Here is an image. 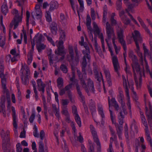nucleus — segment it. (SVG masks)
Instances as JSON below:
<instances>
[{
  "mask_svg": "<svg viewBox=\"0 0 152 152\" xmlns=\"http://www.w3.org/2000/svg\"><path fill=\"white\" fill-rule=\"evenodd\" d=\"M85 49L82 51L83 55L82 61V70L85 72V68L86 67L87 63H89L91 60L90 51L89 47L87 44L84 43L83 45Z\"/></svg>",
  "mask_w": 152,
  "mask_h": 152,
  "instance_id": "f257e3e1",
  "label": "nucleus"
},
{
  "mask_svg": "<svg viewBox=\"0 0 152 152\" xmlns=\"http://www.w3.org/2000/svg\"><path fill=\"white\" fill-rule=\"evenodd\" d=\"M64 42L62 41H59L56 45L57 50H56L55 53L57 55L56 58V61H61L64 58L66 52L64 50V48L63 46Z\"/></svg>",
  "mask_w": 152,
  "mask_h": 152,
  "instance_id": "f03ea898",
  "label": "nucleus"
},
{
  "mask_svg": "<svg viewBox=\"0 0 152 152\" xmlns=\"http://www.w3.org/2000/svg\"><path fill=\"white\" fill-rule=\"evenodd\" d=\"M125 115L122 113V111L118 113V122L121 126L117 125L116 126L117 134H121L122 130H123V124L124 122V118H125Z\"/></svg>",
  "mask_w": 152,
  "mask_h": 152,
  "instance_id": "7ed1b4c3",
  "label": "nucleus"
},
{
  "mask_svg": "<svg viewBox=\"0 0 152 152\" xmlns=\"http://www.w3.org/2000/svg\"><path fill=\"white\" fill-rule=\"evenodd\" d=\"M75 74H73L72 77L70 78V80L72 82V83H73V84L75 85L77 90V94L81 99V101L82 102H84L85 97L83 95L80 89V88L77 81L75 79Z\"/></svg>",
  "mask_w": 152,
  "mask_h": 152,
  "instance_id": "20e7f679",
  "label": "nucleus"
},
{
  "mask_svg": "<svg viewBox=\"0 0 152 152\" xmlns=\"http://www.w3.org/2000/svg\"><path fill=\"white\" fill-rule=\"evenodd\" d=\"M4 70V67L3 62H0V72H1L0 75V77L1 78V82L2 88L3 89V92L4 93L7 91V89L6 87V80L5 78V76L3 72Z\"/></svg>",
  "mask_w": 152,
  "mask_h": 152,
  "instance_id": "39448f33",
  "label": "nucleus"
},
{
  "mask_svg": "<svg viewBox=\"0 0 152 152\" xmlns=\"http://www.w3.org/2000/svg\"><path fill=\"white\" fill-rule=\"evenodd\" d=\"M122 77L123 79V83L124 88L125 89V91L126 93V95L128 99L130 98L129 96V87L132 91L133 92L134 91V87H133V84H132L129 85L128 81L126 80L125 76L124 75H122Z\"/></svg>",
  "mask_w": 152,
  "mask_h": 152,
  "instance_id": "423d86ee",
  "label": "nucleus"
},
{
  "mask_svg": "<svg viewBox=\"0 0 152 152\" xmlns=\"http://www.w3.org/2000/svg\"><path fill=\"white\" fill-rule=\"evenodd\" d=\"M132 35L136 44L137 50L138 51L140 50L138 42L142 43V38L140 36L139 31L137 30L134 31V33H132Z\"/></svg>",
  "mask_w": 152,
  "mask_h": 152,
  "instance_id": "0eeeda50",
  "label": "nucleus"
},
{
  "mask_svg": "<svg viewBox=\"0 0 152 152\" xmlns=\"http://www.w3.org/2000/svg\"><path fill=\"white\" fill-rule=\"evenodd\" d=\"M39 152H48L47 147H45L44 148V145L43 142L41 141L39 143ZM32 148L34 150L33 152H37V148L35 142H33L32 144Z\"/></svg>",
  "mask_w": 152,
  "mask_h": 152,
  "instance_id": "6e6552de",
  "label": "nucleus"
},
{
  "mask_svg": "<svg viewBox=\"0 0 152 152\" xmlns=\"http://www.w3.org/2000/svg\"><path fill=\"white\" fill-rule=\"evenodd\" d=\"M132 66L134 72V76L136 75L135 73V71L138 73L139 74L140 76L144 75V70L143 69H141L140 68V66L139 64L137 62V61L133 62L132 64Z\"/></svg>",
  "mask_w": 152,
  "mask_h": 152,
  "instance_id": "1a4fd4ad",
  "label": "nucleus"
},
{
  "mask_svg": "<svg viewBox=\"0 0 152 152\" xmlns=\"http://www.w3.org/2000/svg\"><path fill=\"white\" fill-rule=\"evenodd\" d=\"M118 38L125 52H126L127 50L126 46L125 41L124 40V31L123 30L120 28V30L117 31Z\"/></svg>",
  "mask_w": 152,
  "mask_h": 152,
  "instance_id": "9d476101",
  "label": "nucleus"
},
{
  "mask_svg": "<svg viewBox=\"0 0 152 152\" xmlns=\"http://www.w3.org/2000/svg\"><path fill=\"white\" fill-rule=\"evenodd\" d=\"M149 110L146 106L145 107V113L149 125L151 127L152 125V106L150 102H149Z\"/></svg>",
  "mask_w": 152,
  "mask_h": 152,
  "instance_id": "9b49d317",
  "label": "nucleus"
},
{
  "mask_svg": "<svg viewBox=\"0 0 152 152\" xmlns=\"http://www.w3.org/2000/svg\"><path fill=\"white\" fill-rule=\"evenodd\" d=\"M106 31L108 39H111L112 37L115 36L113 28L108 22L106 23Z\"/></svg>",
  "mask_w": 152,
  "mask_h": 152,
  "instance_id": "f8f14e48",
  "label": "nucleus"
},
{
  "mask_svg": "<svg viewBox=\"0 0 152 152\" xmlns=\"http://www.w3.org/2000/svg\"><path fill=\"white\" fill-rule=\"evenodd\" d=\"M124 96L123 94L120 93L119 95L118 96V101L121 104L122 107V110L120 111H122V113L124 115H126L127 114V112L126 111V109L125 107V103L124 101Z\"/></svg>",
  "mask_w": 152,
  "mask_h": 152,
  "instance_id": "ddd939ff",
  "label": "nucleus"
},
{
  "mask_svg": "<svg viewBox=\"0 0 152 152\" xmlns=\"http://www.w3.org/2000/svg\"><path fill=\"white\" fill-rule=\"evenodd\" d=\"M12 14L14 15V19L15 20V27L14 29H15L18 25L19 22L21 21V18L19 15L18 11L16 9H14L12 11Z\"/></svg>",
  "mask_w": 152,
  "mask_h": 152,
  "instance_id": "4468645a",
  "label": "nucleus"
},
{
  "mask_svg": "<svg viewBox=\"0 0 152 152\" xmlns=\"http://www.w3.org/2000/svg\"><path fill=\"white\" fill-rule=\"evenodd\" d=\"M69 54L67 56V59L68 61L70 63H72L74 65L76 64V62L75 60L73 48L72 47L69 46Z\"/></svg>",
  "mask_w": 152,
  "mask_h": 152,
  "instance_id": "2eb2a0df",
  "label": "nucleus"
},
{
  "mask_svg": "<svg viewBox=\"0 0 152 152\" xmlns=\"http://www.w3.org/2000/svg\"><path fill=\"white\" fill-rule=\"evenodd\" d=\"M82 63L81 65V67H82V71L83 73V74H82L81 72L80 71V70L77 69V73L78 75L79 79L80 80V83H84V82H85L84 79H86L87 78V74L86 72V67L85 68V72L84 71H83L82 70Z\"/></svg>",
  "mask_w": 152,
  "mask_h": 152,
  "instance_id": "dca6fc26",
  "label": "nucleus"
},
{
  "mask_svg": "<svg viewBox=\"0 0 152 152\" xmlns=\"http://www.w3.org/2000/svg\"><path fill=\"white\" fill-rule=\"evenodd\" d=\"M93 71L94 74L95 78L99 82H101L102 80L103 81V76L102 73H99L98 71L97 66L96 65L94 66L93 68Z\"/></svg>",
  "mask_w": 152,
  "mask_h": 152,
  "instance_id": "f3484780",
  "label": "nucleus"
},
{
  "mask_svg": "<svg viewBox=\"0 0 152 152\" xmlns=\"http://www.w3.org/2000/svg\"><path fill=\"white\" fill-rule=\"evenodd\" d=\"M10 131L7 130L5 133L4 130L2 129L0 132V134L2 140V142L10 141L9 134Z\"/></svg>",
  "mask_w": 152,
  "mask_h": 152,
  "instance_id": "a211bd4d",
  "label": "nucleus"
},
{
  "mask_svg": "<svg viewBox=\"0 0 152 152\" xmlns=\"http://www.w3.org/2000/svg\"><path fill=\"white\" fill-rule=\"evenodd\" d=\"M134 4H128L127 5H126L128 6V9H126V12L128 13V14L129 16L130 17L131 19L132 20V21L136 24L137 26L140 27L139 25L138 24L136 20L133 18L132 16L130 14L129 12V11H130L134 6Z\"/></svg>",
  "mask_w": 152,
  "mask_h": 152,
  "instance_id": "6ab92c4d",
  "label": "nucleus"
},
{
  "mask_svg": "<svg viewBox=\"0 0 152 152\" xmlns=\"http://www.w3.org/2000/svg\"><path fill=\"white\" fill-rule=\"evenodd\" d=\"M10 141L2 142V146L3 152H10Z\"/></svg>",
  "mask_w": 152,
  "mask_h": 152,
  "instance_id": "aec40b11",
  "label": "nucleus"
},
{
  "mask_svg": "<svg viewBox=\"0 0 152 152\" xmlns=\"http://www.w3.org/2000/svg\"><path fill=\"white\" fill-rule=\"evenodd\" d=\"M112 60L115 71L117 73L118 75L120 76V74L118 72L119 66L117 57L115 56L113 57Z\"/></svg>",
  "mask_w": 152,
  "mask_h": 152,
  "instance_id": "412c9836",
  "label": "nucleus"
},
{
  "mask_svg": "<svg viewBox=\"0 0 152 152\" xmlns=\"http://www.w3.org/2000/svg\"><path fill=\"white\" fill-rule=\"evenodd\" d=\"M49 28L51 33L54 35H56L58 31L57 24L55 22H52L50 25Z\"/></svg>",
  "mask_w": 152,
  "mask_h": 152,
  "instance_id": "4be33fe9",
  "label": "nucleus"
},
{
  "mask_svg": "<svg viewBox=\"0 0 152 152\" xmlns=\"http://www.w3.org/2000/svg\"><path fill=\"white\" fill-rule=\"evenodd\" d=\"M98 111L99 114L100 115L102 118V121H101V124L103 125L104 123V118H105V115L103 112V110L102 108V104H98Z\"/></svg>",
  "mask_w": 152,
  "mask_h": 152,
  "instance_id": "5701e85b",
  "label": "nucleus"
},
{
  "mask_svg": "<svg viewBox=\"0 0 152 152\" xmlns=\"http://www.w3.org/2000/svg\"><path fill=\"white\" fill-rule=\"evenodd\" d=\"M12 117L13 118V125L14 127L16 129L18 127V124L17 123V119L16 115V112L15 108L14 107H12Z\"/></svg>",
  "mask_w": 152,
  "mask_h": 152,
  "instance_id": "b1692460",
  "label": "nucleus"
},
{
  "mask_svg": "<svg viewBox=\"0 0 152 152\" xmlns=\"http://www.w3.org/2000/svg\"><path fill=\"white\" fill-rule=\"evenodd\" d=\"M91 132L95 142L99 141L98 137L96 132L95 131V128L92 125L90 126Z\"/></svg>",
  "mask_w": 152,
  "mask_h": 152,
  "instance_id": "393cba45",
  "label": "nucleus"
},
{
  "mask_svg": "<svg viewBox=\"0 0 152 152\" xmlns=\"http://www.w3.org/2000/svg\"><path fill=\"white\" fill-rule=\"evenodd\" d=\"M104 72L109 86H110L112 85V83L109 71L107 69H104Z\"/></svg>",
  "mask_w": 152,
  "mask_h": 152,
  "instance_id": "a878e982",
  "label": "nucleus"
},
{
  "mask_svg": "<svg viewBox=\"0 0 152 152\" xmlns=\"http://www.w3.org/2000/svg\"><path fill=\"white\" fill-rule=\"evenodd\" d=\"M87 85L90 91L93 94L94 93L95 90L94 89V83L93 81L90 78H88L87 80Z\"/></svg>",
  "mask_w": 152,
  "mask_h": 152,
  "instance_id": "bb28decb",
  "label": "nucleus"
},
{
  "mask_svg": "<svg viewBox=\"0 0 152 152\" xmlns=\"http://www.w3.org/2000/svg\"><path fill=\"white\" fill-rule=\"evenodd\" d=\"M42 37L43 36L42 34L37 33L34 36L32 42L34 43L35 42H36L37 44L40 43L42 41Z\"/></svg>",
  "mask_w": 152,
  "mask_h": 152,
  "instance_id": "cd10ccee",
  "label": "nucleus"
},
{
  "mask_svg": "<svg viewBox=\"0 0 152 152\" xmlns=\"http://www.w3.org/2000/svg\"><path fill=\"white\" fill-rule=\"evenodd\" d=\"M31 83L33 87L34 92L35 94V97L36 101L38 99V91L36 88V83L34 80H32L31 82Z\"/></svg>",
  "mask_w": 152,
  "mask_h": 152,
  "instance_id": "c85d7f7f",
  "label": "nucleus"
},
{
  "mask_svg": "<svg viewBox=\"0 0 152 152\" xmlns=\"http://www.w3.org/2000/svg\"><path fill=\"white\" fill-rule=\"evenodd\" d=\"M37 88L38 91H40L43 89H45L46 85L44 83L42 80L41 79H39L37 80Z\"/></svg>",
  "mask_w": 152,
  "mask_h": 152,
  "instance_id": "c756f323",
  "label": "nucleus"
},
{
  "mask_svg": "<svg viewBox=\"0 0 152 152\" xmlns=\"http://www.w3.org/2000/svg\"><path fill=\"white\" fill-rule=\"evenodd\" d=\"M50 8L49 9V11L51 12L54 10L57 9L58 7V4L57 2L55 1H51L50 4Z\"/></svg>",
  "mask_w": 152,
  "mask_h": 152,
  "instance_id": "7c9ffc66",
  "label": "nucleus"
},
{
  "mask_svg": "<svg viewBox=\"0 0 152 152\" xmlns=\"http://www.w3.org/2000/svg\"><path fill=\"white\" fill-rule=\"evenodd\" d=\"M35 12L36 13L37 18V19H40L41 17V9H38L36 10V12H31V15L32 18L34 19V15H35Z\"/></svg>",
  "mask_w": 152,
  "mask_h": 152,
  "instance_id": "2f4dec72",
  "label": "nucleus"
},
{
  "mask_svg": "<svg viewBox=\"0 0 152 152\" xmlns=\"http://www.w3.org/2000/svg\"><path fill=\"white\" fill-rule=\"evenodd\" d=\"M145 134L147 137V140L149 142L150 145L151 147V149H152V142L150 136L148 129H145Z\"/></svg>",
  "mask_w": 152,
  "mask_h": 152,
  "instance_id": "473e14b6",
  "label": "nucleus"
},
{
  "mask_svg": "<svg viewBox=\"0 0 152 152\" xmlns=\"http://www.w3.org/2000/svg\"><path fill=\"white\" fill-rule=\"evenodd\" d=\"M1 11L4 15H6L8 12V7L6 2H4L1 6Z\"/></svg>",
  "mask_w": 152,
  "mask_h": 152,
  "instance_id": "72a5a7b5",
  "label": "nucleus"
},
{
  "mask_svg": "<svg viewBox=\"0 0 152 152\" xmlns=\"http://www.w3.org/2000/svg\"><path fill=\"white\" fill-rule=\"evenodd\" d=\"M18 54H17L16 55L13 56V57H12L11 55L9 54L7 56L6 58L9 59V61L10 59L12 62H14L17 61L18 60Z\"/></svg>",
  "mask_w": 152,
  "mask_h": 152,
  "instance_id": "f704fd0d",
  "label": "nucleus"
},
{
  "mask_svg": "<svg viewBox=\"0 0 152 152\" xmlns=\"http://www.w3.org/2000/svg\"><path fill=\"white\" fill-rule=\"evenodd\" d=\"M57 87L59 89L61 88L64 85L63 80L61 77H58L57 80Z\"/></svg>",
  "mask_w": 152,
  "mask_h": 152,
  "instance_id": "c9c22d12",
  "label": "nucleus"
},
{
  "mask_svg": "<svg viewBox=\"0 0 152 152\" xmlns=\"http://www.w3.org/2000/svg\"><path fill=\"white\" fill-rule=\"evenodd\" d=\"M59 32L60 33V40L59 41H61L63 42V41L65 40V34L64 31L62 30H60Z\"/></svg>",
  "mask_w": 152,
  "mask_h": 152,
  "instance_id": "e433bc0d",
  "label": "nucleus"
},
{
  "mask_svg": "<svg viewBox=\"0 0 152 152\" xmlns=\"http://www.w3.org/2000/svg\"><path fill=\"white\" fill-rule=\"evenodd\" d=\"M5 38L4 35L3 34H0V46L3 47L5 44Z\"/></svg>",
  "mask_w": 152,
  "mask_h": 152,
  "instance_id": "4c0bfd02",
  "label": "nucleus"
},
{
  "mask_svg": "<svg viewBox=\"0 0 152 152\" xmlns=\"http://www.w3.org/2000/svg\"><path fill=\"white\" fill-rule=\"evenodd\" d=\"M109 110L110 111L111 119L113 124H116V123L115 122V114L113 113V112L111 110L110 107L109 109Z\"/></svg>",
  "mask_w": 152,
  "mask_h": 152,
  "instance_id": "58836bf2",
  "label": "nucleus"
},
{
  "mask_svg": "<svg viewBox=\"0 0 152 152\" xmlns=\"http://www.w3.org/2000/svg\"><path fill=\"white\" fill-rule=\"evenodd\" d=\"M94 45L95 47V49L96 50V52L98 53L101 56L102 55L101 52V50L99 49V47L98 46V45L96 41V37H94Z\"/></svg>",
  "mask_w": 152,
  "mask_h": 152,
  "instance_id": "ea45409f",
  "label": "nucleus"
},
{
  "mask_svg": "<svg viewBox=\"0 0 152 152\" xmlns=\"http://www.w3.org/2000/svg\"><path fill=\"white\" fill-rule=\"evenodd\" d=\"M22 80V83L24 85H28V79L27 77L25 76L22 73V75L21 76Z\"/></svg>",
  "mask_w": 152,
  "mask_h": 152,
  "instance_id": "a19ab883",
  "label": "nucleus"
},
{
  "mask_svg": "<svg viewBox=\"0 0 152 152\" xmlns=\"http://www.w3.org/2000/svg\"><path fill=\"white\" fill-rule=\"evenodd\" d=\"M140 118L142 123L145 127V129H148L147 122L145 116H143L142 115V116H140Z\"/></svg>",
  "mask_w": 152,
  "mask_h": 152,
  "instance_id": "79ce46f5",
  "label": "nucleus"
},
{
  "mask_svg": "<svg viewBox=\"0 0 152 152\" xmlns=\"http://www.w3.org/2000/svg\"><path fill=\"white\" fill-rule=\"evenodd\" d=\"M129 57L132 59V62L135 61H137V56L134 55L132 51H131L129 52Z\"/></svg>",
  "mask_w": 152,
  "mask_h": 152,
  "instance_id": "37998d69",
  "label": "nucleus"
},
{
  "mask_svg": "<svg viewBox=\"0 0 152 152\" xmlns=\"http://www.w3.org/2000/svg\"><path fill=\"white\" fill-rule=\"evenodd\" d=\"M75 119L79 127H80L81 126V122L80 118L78 114H77V115H75Z\"/></svg>",
  "mask_w": 152,
  "mask_h": 152,
  "instance_id": "c03bdc74",
  "label": "nucleus"
},
{
  "mask_svg": "<svg viewBox=\"0 0 152 152\" xmlns=\"http://www.w3.org/2000/svg\"><path fill=\"white\" fill-rule=\"evenodd\" d=\"M141 25L142 26L143 28H144L145 31L149 34L150 36L151 37H152V34L151 33L150 30L148 28L143 22L140 23Z\"/></svg>",
  "mask_w": 152,
  "mask_h": 152,
  "instance_id": "a18cd8bd",
  "label": "nucleus"
},
{
  "mask_svg": "<svg viewBox=\"0 0 152 152\" xmlns=\"http://www.w3.org/2000/svg\"><path fill=\"white\" fill-rule=\"evenodd\" d=\"M89 108L91 110L92 115H93L96 112V107L95 105L93 104H90Z\"/></svg>",
  "mask_w": 152,
  "mask_h": 152,
  "instance_id": "49530a36",
  "label": "nucleus"
},
{
  "mask_svg": "<svg viewBox=\"0 0 152 152\" xmlns=\"http://www.w3.org/2000/svg\"><path fill=\"white\" fill-rule=\"evenodd\" d=\"M134 79L135 82L137 86V88H140L141 86L142 83V80H139V83L138 82V80L137 78L136 75H135L134 76Z\"/></svg>",
  "mask_w": 152,
  "mask_h": 152,
  "instance_id": "de8ad7c7",
  "label": "nucleus"
},
{
  "mask_svg": "<svg viewBox=\"0 0 152 152\" xmlns=\"http://www.w3.org/2000/svg\"><path fill=\"white\" fill-rule=\"evenodd\" d=\"M80 84H81L83 87L85 89L86 92L87 94L89 96H90V94L89 92L88 87L86 85V83L85 82H84V83H81Z\"/></svg>",
  "mask_w": 152,
  "mask_h": 152,
  "instance_id": "09e8293b",
  "label": "nucleus"
},
{
  "mask_svg": "<svg viewBox=\"0 0 152 152\" xmlns=\"http://www.w3.org/2000/svg\"><path fill=\"white\" fill-rule=\"evenodd\" d=\"M80 84H81L83 87L85 89L86 92L87 94L89 96H90V94L89 92L88 87L86 85V83L85 82H84V83H81Z\"/></svg>",
  "mask_w": 152,
  "mask_h": 152,
  "instance_id": "8fccbe9b",
  "label": "nucleus"
},
{
  "mask_svg": "<svg viewBox=\"0 0 152 152\" xmlns=\"http://www.w3.org/2000/svg\"><path fill=\"white\" fill-rule=\"evenodd\" d=\"M60 69L63 72L65 73H67L68 71L67 68L66 66L64 64H62L60 66Z\"/></svg>",
  "mask_w": 152,
  "mask_h": 152,
  "instance_id": "3c124183",
  "label": "nucleus"
},
{
  "mask_svg": "<svg viewBox=\"0 0 152 152\" xmlns=\"http://www.w3.org/2000/svg\"><path fill=\"white\" fill-rule=\"evenodd\" d=\"M34 130L33 132L34 136L36 137H39V134L38 133L37 128L36 125H34L33 128Z\"/></svg>",
  "mask_w": 152,
  "mask_h": 152,
  "instance_id": "603ef678",
  "label": "nucleus"
},
{
  "mask_svg": "<svg viewBox=\"0 0 152 152\" xmlns=\"http://www.w3.org/2000/svg\"><path fill=\"white\" fill-rule=\"evenodd\" d=\"M62 114L65 116H66L69 115L67 109L66 107H63L62 111Z\"/></svg>",
  "mask_w": 152,
  "mask_h": 152,
  "instance_id": "864d4df0",
  "label": "nucleus"
},
{
  "mask_svg": "<svg viewBox=\"0 0 152 152\" xmlns=\"http://www.w3.org/2000/svg\"><path fill=\"white\" fill-rule=\"evenodd\" d=\"M132 127H134V129L135 132L137 133L138 132V129L137 126L135 124V121L134 120H133L132 124L131 126V129H132Z\"/></svg>",
  "mask_w": 152,
  "mask_h": 152,
  "instance_id": "5fc2aeb1",
  "label": "nucleus"
},
{
  "mask_svg": "<svg viewBox=\"0 0 152 152\" xmlns=\"http://www.w3.org/2000/svg\"><path fill=\"white\" fill-rule=\"evenodd\" d=\"M45 47V45L43 44H40L37 46V49L39 52H41L42 50L44 49Z\"/></svg>",
  "mask_w": 152,
  "mask_h": 152,
  "instance_id": "6e6d98bb",
  "label": "nucleus"
},
{
  "mask_svg": "<svg viewBox=\"0 0 152 152\" xmlns=\"http://www.w3.org/2000/svg\"><path fill=\"white\" fill-rule=\"evenodd\" d=\"M80 4V10L83 11L84 10V2L82 0H77Z\"/></svg>",
  "mask_w": 152,
  "mask_h": 152,
  "instance_id": "4d7b16f0",
  "label": "nucleus"
},
{
  "mask_svg": "<svg viewBox=\"0 0 152 152\" xmlns=\"http://www.w3.org/2000/svg\"><path fill=\"white\" fill-rule=\"evenodd\" d=\"M122 1H117L116 2V8L117 10H121L122 7Z\"/></svg>",
  "mask_w": 152,
  "mask_h": 152,
  "instance_id": "13d9d810",
  "label": "nucleus"
},
{
  "mask_svg": "<svg viewBox=\"0 0 152 152\" xmlns=\"http://www.w3.org/2000/svg\"><path fill=\"white\" fill-rule=\"evenodd\" d=\"M35 111H33L32 114L31 115L29 119V121L30 123H32L35 118Z\"/></svg>",
  "mask_w": 152,
  "mask_h": 152,
  "instance_id": "bf43d9fd",
  "label": "nucleus"
},
{
  "mask_svg": "<svg viewBox=\"0 0 152 152\" xmlns=\"http://www.w3.org/2000/svg\"><path fill=\"white\" fill-rule=\"evenodd\" d=\"M17 98L19 103H20L22 100V97L21 96V92L20 91L19 89H18Z\"/></svg>",
  "mask_w": 152,
  "mask_h": 152,
  "instance_id": "052dcab7",
  "label": "nucleus"
},
{
  "mask_svg": "<svg viewBox=\"0 0 152 152\" xmlns=\"http://www.w3.org/2000/svg\"><path fill=\"white\" fill-rule=\"evenodd\" d=\"M16 152H21L22 150V148L21 145L20 143H18L16 145Z\"/></svg>",
  "mask_w": 152,
  "mask_h": 152,
  "instance_id": "680f3d73",
  "label": "nucleus"
},
{
  "mask_svg": "<svg viewBox=\"0 0 152 152\" xmlns=\"http://www.w3.org/2000/svg\"><path fill=\"white\" fill-rule=\"evenodd\" d=\"M69 102L67 99H63L61 101V104L63 107H67V105L69 103Z\"/></svg>",
  "mask_w": 152,
  "mask_h": 152,
  "instance_id": "e2e57ef3",
  "label": "nucleus"
},
{
  "mask_svg": "<svg viewBox=\"0 0 152 152\" xmlns=\"http://www.w3.org/2000/svg\"><path fill=\"white\" fill-rule=\"evenodd\" d=\"M72 113L73 115H77V114H78L77 110V108L76 106L74 105L72 107Z\"/></svg>",
  "mask_w": 152,
  "mask_h": 152,
  "instance_id": "0e129e2a",
  "label": "nucleus"
},
{
  "mask_svg": "<svg viewBox=\"0 0 152 152\" xmlns=\"http://www.w3.org/2000/svg\"><path fill=\"white\" fill-rule=\"evenodd\" d=\"M75 60L76 62V64H77L78 63L79 61V56L78 52H75Z\"/></svg>",
  "mask_w": 152,
  "mask_h": 152,
  "instance_id": "69168bd1",
  "label": "nucleus"
},
{
  "mask_svg": "<svg viewBox=\"0 0 152 152\" xmlns=\"http://www.w3.org/2000/svg\"><path fill=\"white\" fill-rule=\"evenodd\" d=\"M91 15L92 20H94L95 19V11L93 8H91Z\"/></svg>",
  "mask_w": 152,
  "mask_h": 152,
  "instance_id": "338daca9",
  "label": "nucleus"
},
{
  "mask_svg": "<svg viewBox=\"0 0 152 152\" xmlns=\"http://www.w3.org/2000/svg\"><path fill=\"white\" fill-rule=\"evenodd\" d=\"M97 146V152H101V145L99 141L95 142Z\"/></svg>",
  "mask_w": 152,
  "mask_h": 152,
  "instance_id": "774afa93",
  "label": "nucleus"
}]
</instances>
